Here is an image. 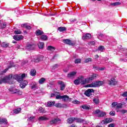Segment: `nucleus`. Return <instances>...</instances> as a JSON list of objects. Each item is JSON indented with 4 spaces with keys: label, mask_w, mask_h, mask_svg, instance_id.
I'll return each instance as SVG.
<instances>
[{
    "label": "nucleus",
    "mask_w": 127,
    "mask_h": 127,
    "mask_svg": "<svg viewBox=\"0 0 127 127\" xmlns=\"http://www.w3.org/2000/svg\"><path fill=\"white\" fill-rule=\"evenodd\" d=\"M112 122H113V119L112 118H106L101 122V124L102 125H107V124L112 123Z\"/></svg>",
    "instance_id": "6e6552de"
},
{
    "label": "nucleus",
    "mask_w": 127,
    "mask_h": 127,
    "mask_svg": "<svg viewBox=\"0 0 127 127\" xmlns=\"http://www.w3.org/2000/svg\"><path fill=\"white\" fill-rule=\"evenodd\" d=\"M41 39L42 40H47V36L43 35L41 37Z\"/></svg>",
    "instance_id": "4c0bfd02"
},
{
    "label": "nucleus",
    "mask_w": 127,
    "mask_h": 127,
    "mask_svg": "<svg viewBox=\"0 0 127 127\" xmlns=\"http://www.w3.org/2000/svg\"><path fill=\"white\" fill-rule=\"evenodd\" d=\"M70 23H74V22H76L77 21V20L76 19H71L70 20Z\"/></svg>",
    "instance_id": "603ef678"
},
{
    "label": "nucleus",
    "mask_w": 127,
    "mask_h": 127,
    "mask_svg": "<svg viewBox=\"0 0 127 127\" xmlns=\"http://www.w3.org/2000/svg\"><path fill=\"white\" fill-rule=\"evenodd\" d=\"M8 122H7V120L6 119H0V125H7Z\"/></svg>",
    "instance_id": "4be33fe9"
},
{
    "label": "nucleus",
    "mask_w": 127,
    "mask_h": 127,
    "mask_svg": "<svg viewBox=\"0 0 127 127\" xmlns=\"http://www.w3.org/2000/svg\"><path fill=\"white\" fill-rule=\"evenodd\" d=\"M69 127H77V126H76L75 125L72 124L70 126H69Z\"/></svg>",
    "instance_id": "774afa93"
},
{
    "label": "nucleus",
    "mask_w": 127,
    "mask_h": 127,
    "mask_svg": "<svg viewBox=\"0 0 127 127\" xmlns=\"http://www.w3.org/2000/svg\"><path fill=\"white\" fill-rule=\"evenodd\" d=\"M12 94H16L17 95H22V92L18 89H13L11 91Z\"/></svg>",
    "instance_id": "4468645a"
},
{
    "label": "nucleus",
    "mask_w": 127,
    "mask_h": 127,
    "mask_svg": "<svg viewBox=\"0 0 127 127\" xmlns=\"http://www.w3.org/2000/svg\"><path fill=\"white\" fill-rule=\"evenodd\" d=\"M56 107L58 108H61V103H58L55 105Z\"/></svg>",
    "instance_id": "bf43d9fd"
},
{
    "label": "nucleus",
    "mask_w": 127,
    "mask_h": 127,
    "mask_svg": "<svg viewBox=\"0 0 127 127\" xmlns=\"http://www.w3.org/2000/svg\"><path fill=\"white\" fill-rule=\"evenodd\" d=\"M42 34H43V31H42L39 29L36 30V35L37 36H39V35H42Z\"/></svg>",
    "instance_id": "bb28decb"
},
{
    "label": "nucleus",
    "mask_w": 127,
    "mask_h": 127,
    "mask_svg": "<svg viewBox=\"0 0 127 127\" xmlns=\"http://www.w3.org/2000/svg\"><path fill=\"white\" fill-rule=\"evenodd\" d=\"M27 62H28V61H27V60H24V61H23L22 63H23V64H25L26 63H27Z\"/></svg>",
    "instance_id": "0e129e2a"
},
{
    "label": "nucleus",
    "mask_w": 127,
    "mask_h": 127,
    "mask_svg": "<svg viewBox=\"0 0 127 127\" xmlns=\"http://www.w3.org/2000/svg\"><path fill=\"white\" fill-rule=\"evenodd\" d=\"M12 79V75L10 74L0 79V85L2 83H9V82Z\"/></svg>",
    "instance_id": "f257e3e1"
},
{
    "label": "nucleus",
    "mask_w": 127,
    "mask_h": 127,
    "mask_svg": "<svg viewBox=\"0 0 127 127\" xmlns=\"http://www.w3.org/2000/svg\"><path fill=\"white\" fill-rule=\"evenodd\" d=\"M62 96H61L60 95H57L56 96V98L58 100V99H60L61 100V99H62Z\"/></svg>",
    "instance_id": "09e8293b"
},
{
    "label": "nucleus",
    "mask_w": 127,
    "mask_h": 127,
    "mask_svg": "<svg viewBox=\"0 0 127 127\" xmlns=\"http://www.w3.org/2000/svg\"><path fill=\"white\" fill-rule=\"evenodd\" d=\"M76 74H77L76 72L72 71L68 74L67 77L68 78H73V77H74V76H75Z\"/></svg>",
    "instance_id": "412c9836"
},
{
    "label": "nucleus",
    "mask_w": 127,
    "mask_h": 127,
    "mask_svg": "<svg viewBox=\"0 0 127 127\" xmlns=\"http://www.w3.org/2000/svg\"><path fill=\"white\" fill-rule=\"evenodd\" d=\"M91 61H92V59L88 58L85 59V63H88L89 62H91Z\"/></svg>",
    "instance_id": "37998d69"
},
{
    "label": "nucleus",
    "mask_w": 127,
    "mask_h": 127,
    "mask_svg": "<svg viewBox=\"0 0 127 127\" xmlns=\"http://www.w3.org/2000/svg\"><path fill=\"white\" fill-rule=\"evenodd\" d=\"M73 104H80V102L77 100L72 101Z\"/></svg>",
    "instance_id": "8fccbe9b"
},
{
    "label": "nucleus",
    "mask_w": 127,
    "mask_h": 127,
    "mask_svg": "<svg viewBox=\"0 0 127 127\" xmlns=\"http://www.w3.org/2000/svg\"><path fill=\"white\" fill-rule=\"evenodd\" d=\"M13 39H14L16 41H19V40H22V39H23V36L22 35L14 36Z\"/></svg>",
    "instance_id": "2eb2a0df"
},
{
    "label": "nucleus",
    "mask_w": 127,
    "mask_h": 127,
    "mask_svg": "<svg viewBox=\"0 0 127 127\" xmlns=\"http://www.w3.org/2000/svg\"><path fill=\"white\" fill-rule=\"evenodd\" d=\"M98 58H99V55H96L95 56V59H98Z\"/></svg>",
    "instance_id": "338daca9"
},
{
    "label": "nucleus",
    "mask_w": 127,
    "mask_h": 127,
    "mask_svg": "<svg viewBox=\"0 0 127 127\" xmlns=\"http://www.w3.org/2000/svg\"><path fill=\"white\" fill-rule=\"evenodd\" d=\"M95 44V42L92 41L89 43V45H94Z\"/></svg>",
    "instance_id": "680f3d73"
},
{
    "label": "nucleus",
    "mask_w": 127,
    "mask_h": 127,
    "mask_svg": "<svg viewBox=\"0 0 127 127\" xmlns=\"http://www.w3.org/2000/svg\"><path fill=\"white\" fill-rule=\"evenodd\" d=\"M31 88L32 90L35 91L38 89V86H37V83L35 82H33L31 84Z\"/></svg>",
    "instance_id": "9b49d317"
},
{
    "label": "nucleus",
    "mask_w": 127,
    "mask_h": 127,
    "mask_svg": "<svg viewBox=\"0 0 127 127\" xmlns=\"http://www.w3.org/2000/svg\"><path fill=\"white\" fill-rule=\"evenodd\" d=\"M108 127H115V124H110L109 125H108Z\"/></svg>",
    "instance_id": "052dcab7"
},
{
    "label": "nucleus",
    "mask_w": 127,
    "mask_h": 127,
    "mask_svg": "<svg viewBox=\"0 0 127 127\" xmlns=\"http://www.w3.org/2000/svg\"><path fill=\"white\" fill-rule=\"evenodd\" d=\"M92 37V35L90 33H87L83 35L82 39L83 40H86V39H90Z\"/></svg>",
    "instance_id": "f8f14e48"
},
{
    "label": "nucleus",
    "mask_w": 127,
    "mask_h": 127,
    "mask_svg": "<svg viewBox=\"0 0 127 127\" xmlns=\"http://www.w3.org/2000/svg\"><path fill=\"white\" fill-rule=\"evenodd\" d=\"M25 77V74L23 73L21 75L15 74L13 76V78L18 81V82H21L23 78Z\"/></svg>",
    "instance_id": "39448f33"
},
{
    "label": "nucleus",
    "mask_w": 127,
    "mask_h": 127,
    "mask_svg": "<svg viewBox=\"0 0 127 127\" xmlns=\"http://www.w3.org/2000/svg\"><path fill=\"white\" fill-rule=\"evenodd\" d=\"M62 99L64 101H68V100H69V96H68L67 95L63 96L62 97Z\"/></svg>",
    "instance_id": "f704fd0d"
},
{
    "label": "nucleus",
    "mask_w": 127,
    "mask_h": 127,
    "mask_svg": "<svg viewBox=\"0 0 127 127\" xmlns=\"http://www.w3.org/2000/svg\"><path fill=\"white\" fill-rule=\"evenodd\" d=\"M116 108L117 109H121L123 108V104L122 103L117 104Z\"/></svg>",
    "instance_id": "79ce46f5"
},
{
    "label": "nucleus",
    "mask_w": 127,
    "mask_h": 127,
    "mask_svg": "<svg viewBox=\"0 0 127 127\" xmlns=\"http://www.w3.org/2000/svg\"><path fill=\"white\" fill-rule=\"evenodd\" d=\"M121 4V3L120 2H116L115 3H113L112 4V5H114V6H116V5H120Z\"/></svg>",
    "instance_id": "de8ad7c7"
},
{
    "label": "nucleus",
    "mask_w": 127,
    "mask_h": 127,
    "mask_svg": "<svg viewBox=\"0 0 127 127\" xmlns=\"http://www.w3.org/2000/svg\"><path fill=\"white\" fill-rule=\"evenodd\" d=\"M58 30L60 32H63V31H66V27H60L58 28Z\"/></svg>",
    "instance_id": "cd10ccee"
},
{
    "label": "nucleus",
    "mask_w": 127,
    "mask_h": 127,
    "mask_svg": "<svg viewBox=\"0 0 127 127\" xmlns=\"http://www.w3.org/2000/svg\"><path fill=\"white\" fill-rule=\"evenodd\" d=\"M64 43H66V44H68V45H71V46H74L75 45V43H74L72 41L69 39H64L63 40Z\"/></svg>",
    "instance_id": "1a4fd4ad"
},
{
    "label": "nucleus",
    "mask_w": 127,
    "mask_h": 127,
    "mask_svg": "<svg viewBox=\"0 0 127 127\" xmlns=\"http://www.w3.org/2000/svg\"><path fill=\"white\" fill-rule=\"evenodd\" d=\"M46 120H48V119L44 116L41 117L39 118V121H46Z\"/></svg>",
    "instance_id": "e433bc0d"
},
{
    "label": "nucleus",
    "mask_w": 127,
    "mask_h": 127,
    "mask_svg": "<svg viewBox=\"0 0 127 127\" xmlns=\"http://www.w3.org/2000/svg\"><path fill=\"white\" fill-rule=\"evenodd\" d=\"M32 62H39V59L37 57H33L31 58Z\"/></svg>",
    "instance_id": "393cba45"
},
{
    "label": "nucleus",
    "mask_w": 127,
    "mask_h": 127,
    "mask_svg": "<svg viewBox=\"0 0 127 127\" xmlns=\"http://www.w3.org/2000/svg\"><path fill=\"white\" fill-rule=\"evenodd\" d=\"M98 77V74L93 73L91 75H90L88 78L84 79V82L85 84H88V83H91L94 79H96Z\"/></svg>",
    "instance_id": "7ed1b4c3"
},
{
    "label": "nucleus",
    "mask_w": 127,
    "mask_h": 127,
    "mask_svg": "<svg viewBox=\"0 0 127 127\" xmlns=\"http://www.w3.org/2000/svg\"><path fill=\"white\" fill-rule=\"evenodd\" d=\"M117 105H118V102H114L112 104V105L113 106V107H116V106L117 107Z\"/></svg>",
    "instance_id": "6e6d98bb"
},
{
    "label": "nucleus",
    "mask_w": 127,
    "mask_h": 127,
    "mask_svg": "<svg viewBox=\"0 0 127 127\" xmlns=\"http://www.w3.org/2000/svg\"><path fill=\"white\" fill-rule=\"evenodd\" d=\"M31 76H35L36 74V70L35 69H32L30 72Z\"/></svg>",
    "instance_id": "c9c22d12"
},
{
    "label": "nucleus",
    "mask_w": 127,
    "mask_h": 127,
    "mask_svg": "<svg viewBox=\"0 0 127 127\" xmlns=\"http://www.w3.org/2000/svg\"><path fill=\"white\" fill-rule=\"evenodd\" d=\"M93 114L96 115V117H98V118H103L107 115L106 112L101 111L100 110H96L93 111Z\"/></svg>",
    "instance_id": "f03ea898"
},
{
    "label": "nucleus",
    "mask_w": 127,
    "mask_h": 127,
    "mask_svg": "<svg viewBox=\"0 0 127 127\" xmlns=\"http://www.w3.org/2000/svg\"><path fill=\"white\" fill-rule=\"evenodd\" d=\"M14 33L15 34H21V31L20 30H15Z\"/></svg>",
    "instance_id": "c03bdc74"
},
{
    "label": "nucleus",
    "mask_w": 127,
    "mask_h": 127,
    "mask_svg": "<svg viewBox=\"0 0 127 127\" xmlns=\"http://www.w3.org/2000/svg\"><path fill=\"white\" fill-rule=\"evenodd\" d=\"M1 47L6 48L8 47V44H6L4 42H3L1 45Z\"/></svg>",
    "instance_id": "58836bf2"
},
{
    "label": "nucleus",
    "mask_w": 127,
    "mask_h": 127,
    "mask_svg": "<svg viewBox=\"0 0 127 127\" xmlns=\"http://www.w3.org/2000/svg\"><path fill=\"white\" fill-rule=\"evenodd\" d=\"M75 121V118H69L67 119L68 124H73Z\"/></svg>",
    "instance_id": "a878e982"
},
{
    "label": "nucleus",
    "mask_w": 127,
    "mask_h": 127,
    "mask_svg": "<svg viewBox=\"0 0 127 127\" xmlns=\"http://www.w3.org/2000/svg\"><path fill=\"white\" fill-rule=\"evenodd\" d=\"M104 81H99L95 82V87H100V86H102V85H104Z\"/></svg>",
    "instance_id": "aec40b11"
},
{
    "label": "nucleus",
    "mask_w": 127,
    "mask_h": 127,
    "mask_svg": "<svg viewBox=\"0 0 127 127\" xmlns=\"http://www.w3.org/2000/svg\"><path fill=\"white\" fill-rule=\"evenodd\" d=\"M92 93H94V89H89L85 92L84 95L87 96V97H90L91 95H92Z\"/></svg>",
    "instance_id": "9d476101"
},
{
    "label": "nucleus",
    "mask_w": 127,
    "mask_h": 127,
    "mask_svg": "<svg viewBox=\"0 0 127 127\" xmlns=\"http://www.w3.org/2000/svg\"><path fill=\"white\" fill-rule=\"evenodd\" d=\"M93 101L95 105H99V104H100V100L99 99V97H94Z\"/></svg>",
    "instance_id": "6ab92c4d"
},
{
    "label": "nucleus",
    "mask_w": 127,
    "mask_h": 127,
    "mask_svg": "<svg viewBox=\"0 0 127 127\" xmlns=\"http://www.w3.org/2000/svg\"><path fill=\"white\" fill-rule=\"evenodd\" d=\"M58 84L60 86L61 90L62 91H63V90L65 89V84L64 83V82H63L62 81H60L58 82Z\"/></svg>",
    "instance_id": "f3484780"
},
{
    "label": "nucleus",
    "mask_w": 127,
    "mask_h": 127,
    "mask_svg": "<svg viewBox=\"0 0 127 127\" xmlns=\"http://www.w3.org/2000/svg\"><path fill=\"white\" fill-rule=\"evenodd\" d=\"M109 114L112 116H116V112L115 111H111L110 112Z\"/></svg>",
    "instance_id": "3c124183"
},
{
    "label": "nucleus",
    "mask_w": 127,
    "mask_h": 127,
    "mask_svg": "<svg viewBox=\"0 0 127 127\" xmlns=\"http://www.w3.org/2000/svg\"><path fill=\"white\" fill-rule=\"evenodd\" d=\"M82 109H83V110H88L89 109V107L86 105H84L82 106Z\"/></svg>",
    "instance_id": "864d4df0"
},
{
    "label": "nucleus",
    "mask_w": 127,
    "mask_h": 127,
    "mask_svg": "<svg viewBox=\"0 0 127 127\" xmlns=\"http://www.w3.org/2000/svg\"><path fill=\"white\" fill-rule=\"evenodd\" d=\"M35 48V46L33 45H28L26 47V49L28 50H33Z\"/></svg>",
    "instance_id": "5701e85b"
},
{
    "label": "nucleus",
    "mask_w": 127,
    "mask_h": 127,
    "mask_svg": "<svg viewBox=\"0 0 127 127\" xmlns=\"http://www.w3.org/2000/svg\"><path fill=\"white\" fill-rule=\"evenodd\" d=\"M47 49L49 51H54V50H55V48L52 47V46H49L47 47Z\"/></svg>",
    "instance_id": "72a5a7b5"
},
{
    "label": "nucleus",
    "mask_w": 127,
    "mask_h": 127,
    "mask_svg": "<svg viewBox=\"0 0 127 127\" xmlns=\"http://www.w3.org/2000/svg\"><path fill=\"white\" fill-rule=\"evenodd\" d=\"M38 46L39 49H43V47H44V43L39 42L38 44Z\"/></svg>",
    "instance_id": "c85d7f7f"
},
{
    "label": "nucleus",
    "mask_w": 127,
    "mask_h": 127,
    "mask_svg": "<svg viewBox=\"0 0 127 127\" xmlns=\"http://www.w3.org/2000/svg\"><path fill=\"white\" fill-rule=\"evenodd\" d=\"M108 84H109V85H117L118 82L117 81V80H116V79L114 78H112L110 80H108Z\"/></svg>",
    "instance_id": "ddd939ff"
},
{
    "label": "nucleus",
    "mask_w": 127,
    "mask_h": 127,
    "mask_svg": "<svg viewBox=\"0 0 127 127\" xmlns=\"http://www.w3.org/2000/svg\"><path fill=\"white\" fill-rule=\"evenodd\" d=\"M6 27V23L5 22H1V21L0 20V29L1 28H5Z\"/></svg>",
    "instance_id": "b1692460"
},
{
    "label": "nucleus",
    "mask_w": 127,
    "mask_h": 127,
    "mask_svg": "<svg viewBox=\"0 0 127 127\" xmlns=\"http://www.w3.org/2000/svg\"><path fill=\"white\" fill-rule=\"evenodd\" d=\"M81 59H77L75 60L74 62H75V64H79V63H81Z\"/></svg>",
    "instance_id": "a19ab883"
},
{
    "label": "nucleus",
    "mask_w": 127,
    "mask_h": 127,
    "mask_svg": "<svg viewBox=\"0 0 127 127\" xmlns=\"http://www.w3.org/2000/svg\"><path fill=\"white\" fill-rule=\"evenodd\" d=\"M35 119L34 116H32L30 118H29V121H32V122H33L34 120Z\"/></svg>",
    "instance_id": "4d7b16f0"
},
{
    "label": "nucleus",
    "mask_w": 127,
    "mask_h": 127,
    "mask_svg": "<svg viewBox=\"0 0 127 127\" xmlns=\"http://www.w3.org/2000/svg\"><path fill=\"white\" fill-rule=\"evenodd\" d=\"M22 27H25V28H26L27 29H30L31 28V27L27 24H23L21 25Z\"/></svg>",
    "instance_id": "c756f323"
},
{
    "label": "nucleus",
    "mask_w": 127,
    "mask_h": 127,
    "mask_svg": "<svg viewBox=\"0 0 127 127\" xmlns=\"http://www.w3.org/2000/svg\"><path fill=\"white\" fill-rule=\"evenodd\" d=\"M122 113H123V114H126V113H127V110H122L121 111Z\"/></svg>",
    "instance_id": "69168bd1"
},
{
    "label": "nucleus",
    "mask_w": 127,
    "mask_h": 127,
    "mask_svg": "<svg viewBox=\"0 0 127 127\" xmlns=\"http://www.w3.org/2000/svg\"><path fill=\"white\" fill-rule=\"evenodd\" d=\"M75 121L76 123H82V124H87V122H86L84 120L81 118H75Z\"/></svg>",
    "instance_id": "dca6fc26"
},
{
    "label": "nucleus",
    "mask_w": 127,
    "mask_h": 127,
    "mask_svg": "<svg viewBox=\"0 0 127 127\" xmlns=\"http://www.w3.org/2000/svg\"><path fill=\"white\" fill-rule=\"evenodd\" d=\"M88 87H89L90 88H94V87H96V85L95 84V82H92L91 84H88V85L85 86L86 88H87Z\"/></svg>",
    "instance_id": "2f4dec72"
},
{
    "label": "nucleus",
    "mask_w": 127,
    "mask_h": 127,
    "mask_svg": "<svg viewBox=\"0 0 127 127\" xmlns=\"http://www.w3.org/2000/svg\"><path fill=\"white\" fill-rule=\"evenodd\" d=\"M19 83H20V87L22 89H24V87H26L27 84H28V82L26 80H21L20 82H19Z\"/></svg>",
    "instance_id": "0eeeda50"
},
{
    "label": "nucleus",
    "mask_w": 127,
    "mask_h": 127,
    "mask_svg": "<svg viewBox=\"0 0 127 127\" xmlns=\"http://www.w3.org/2000/svg\"><path fill=\"white\" fill-rule=\"evenodd\" d=\"M14 64L13 63V62H10V66H8V68H11V67H14Z\"/></svg>",
    "instance_id": "49530a36"
},
{
    "label": "nucleus",
    "mask_w": 127,
    "mask_h": 127,
    "mask_svg": "<svg viewBox=\"0 0 127 127\" xmlns=\"http://www.w3.org/2000/svg\"><path fill=\"white\" fill-rule=\"evenodd\" d=\"M8 70V68H5L3 71L2 73H6V71Z\"/></svg>",
    "instance_id": "e2e57ef3"
},
{
    "label": "nucleus",
    "mask_w": 127,
    "mask_h": 127,
    "mask_svg": "<svg viewBox=\"0 0 127 127\" xmlns=\"http://www.w3.org/2000/svg\"><path fill=\"white\" fill-rule=\"evenodd\" d=\"M57 67H58V65L55 64V65H54V66H52V69L53 70H55V69H56V68H57Z\"/></svg>",
    "instance_id": "5fc2aeb1"
},
{
    "label": "nucleus",
    "mask_w": 127,
    "mask_h": 127,
    "mask_svg": "<svg viewBox=\"0 0 127 127\" xmlns=\"http://www.w3.org/2000/svg\"><path fill=\"white\" fill-rule=\"evenodd\" d=\"M55 104V102L49 101L45 104L46 107H53Z\"/></svg>",
    "instance_id": "a211bd4d"
},
{
    "label": "nucleus",
    "mask_w": 127,
    "mask_h": 127,
    "mask_svg": "<svg viewBox=\"0 0 127 127\" xmlns=\"http://www.w3.org/2000/svg\"><path fill=\"white\" fill-rule=\"evenodd\" d=\"M46 81V79L44 78V77L41 78L39 80V84H40L42 85V84H44V82Z\"/></svg>",
    "instance_id": "7c9ffc66"
},
{
    "label": "nucleus",
    "mask_w": 127,
    "mask_h": 127,
    "mask_svg": "<svg viewBox=\"0 0 127 127\" xmlns=\"http://www.w3.org/2000/svg\"><path fill=\"white\" fill-rule=\"evenodd\" d=\"M73 83L75 84V85H79L80 83L82 85H85V84H86L85 82V79L83 77V76H80L78 77L77 79L73 81Z\"/></svg>",
    "instance_id": "20e7f679"
},
{
    "label": "nucleus",
    "mask_w": 127,
    "mask_h": 127,
    "mask_svg": "<svg viewBox=\"0 0 127 127\" xmlns=\"http://www.w3.org/2000/svg\"><path fill=\"white\" fill-rule=\"evenodd\" d=\"M21 111V108H19L16 109H14L13 110L14 114H19L20 112Z\"/></svg>",
    "instance_id": "473e14b6"
},
{
    "label": "nucleus",
    "mask_w": 127,
    "mask_h": 127,
    "mask_svg": "<svg viewBox=\"0 0 127 127\" xmlns=\"http://www.w3.org/2000/svg\"><path fill=\"white\" fill-rule=\"evenodd\" d=\"M104 48H104V46H101L98 48V50L101 52H103V50H104Z\"/></svg>",
    "instance_id": "a18cd8bd"
},
{
    "label": "nucleus",
    "mask_w": 127,
    "mask_h": 127,
    "mask_svg": "<svg viewBox=\"0 0 127 127\" xmlns=\"http://www.w3.org/2000/svg\"><path fill=\"white\" fill-rule=\"evenodd\" d=\"M122 97H127V92H125L122 94Z\"/></svg>",
    "instance_id": "13d9d810"
},
{
    "label": "nucleus",
    "mask_w": 127,
    "mask_h": 127,
    "mask_svg": "<svg viewBox=\"0 0 127 127\" xmlns=\"http://www.w3.org/2000/svg\"><path fill=\"white\" fill-rule=\"evenodd\" d=\"M38 112L39 113H44V109L42 107H39Z\"/></svg>",
    "instance_id": "ea45409f"
},
{
    "label": "nucleus",
    "mask_w": 127,
    "mask_h": 127,
    "mask_svg": "<svg viewBox=\"0 0 127 127\" xmlns=\"http://www.w3.org/2000/svg\"><path fill=\"white\" fill-rule=\"evenodd\" d=\"M61 123V119L59 118H54L50 121V125H57V124H60Z\"/></svg>",
    "instance_id": "423d86ee"
}]
</instances>
